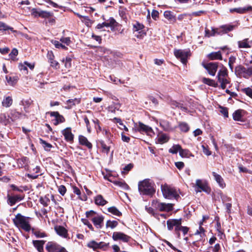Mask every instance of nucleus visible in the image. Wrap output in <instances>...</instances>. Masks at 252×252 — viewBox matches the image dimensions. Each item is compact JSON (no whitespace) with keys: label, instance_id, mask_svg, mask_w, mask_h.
Wrapping results in <instances>:
<instances>
[{"label":"nucleus","instance_id":"f257e3e1","mask_svg":"<svg viewBox=\"0 0 252 252\" xmlns=\"http://www.w3.org/2000/svg\"><path fill=\"white\" fill-rule=\"evenodd\" d=\"M138 190L141 195H152L155 192L154 183L149 179H146L138 183Z\"/></svg>","mask_w":252,"mask_h":252},{"label":"nucleus","instance_id":"f03ea898","mask_svg":"<svg viewBox=\"0 0 252 252\" xmlns=\"http://www.w3.org/2000/svg\"><path fill=\"white\" fill-rule=\"evenodd\" d=\"M217 82L222 89H225L230 82L227 68L221 64L217 75Z\"/></svg>","mask_w":252,"mask_h":252},{"label":"nucleus","instance_id":"7ed1b4c3","mask_svg":"<svg viewBox=\"0 0 252 252\" xmlns=\"http://www.w3.org/2000/svg\"><path fill=\"white\" fill-rule=\"evenodd\" d=\"M14 224L18 228H21L26 231L29 232L31 229V225L28 220V218L20 214L16 215L13 219Z\"/></svg>","mask_w":252,"mask_h":252},{"label":"nucleus","instance_id":"20e7f679","mask_svg":"<svg viewBox=\"0 0 252 252\" xmlns=\"http://www.w3.org/2000/svg\"><path fill=\"white\" fill-rule=\"evenodd\" d=\"M86 216L89 218L97 229H101L103 225L104 217L96 214L93 211L86 212Z\"/></svg>","mask_w":252,"mask_h":252},{"label":"nucleus","instance_id":"39448f33","mask_svg":"<svg viewBox=\"0 0 252 252\" xmlns=\"http://www.w3.org/2000/svg\"><path fill=\"white\" fill-rule=\"evenodd\" d=\"M162 194L165 198H175L176 200L180 197L176 189L167 185H161Z\"/></svg>","mask_w":252,"mask_h":252},{"label":"nucleus","instance_id":"423d86ee","mask_svg":"<svg viewBox=\"0 0 252 252\" xmlns=\"http://www.w3.org/2000/svg\"><path fill=\"white\" fill-rule=\"evenodd\" d=\"M151 206L159 211L169 212L173 209V204L160 202L157 200H153Z\"/></svg>","mask_w":252,"mask_h":252},{"label":"nucleus","instance_id":"0eeeda50","mask_svg":"<svg viewBox=\"0 0 252 252\" xmlns=\"http://www.w3.org/2000/svg\"><path fill=\"white\" fill-rule=\"evenodd\" d=\"M194 187L195 188V190L196 192L202 191L209 194L211 192V188L208 186L207 183L205 181L200 179H197L196 180V183Z\"/></svg>","mask_w":252,"mask_h":252},{"label":"nucleus","instance_id":"6e6552de","mask_svg":"<svg viewBox=\"0 0 252 252\" xmlns=\"http://www.w3.org/2000/svg\"><path fill=\"white\" fill-rule=\"evenodd\" d=\"M134 131H138L140 133L145 132L147 135H151L154 134V131L152 127L144 124L141 122L134 124V127L133 128Z\"/></svg>","mask_w":252,"mask_h":252},{"label":"nucleus","instance_id":"1a4fd4ad","mask_svg":"<svg viewBox=\"0 0 252 252\" xmlns=\"http://www.w3.org/2000/svg\"><path fill=\"white\" fill-rule=\"evenodd\" d=\"M221 64H220L221 65ZM203 66L207 70L209 75L214 76L219 67V63L218 62H211L206 63H202Z\"/></svg>","mask_w":252,"mask_h":252},{"label":"nucleus","instance_id":"9d476101","mask_svg":"<svg viewBox=\"0 0 252 252\" xmlns=\"http://www.w3.org/2000/svg\"><path fill=\"white\" fill-rule=\"evenodd\" d=\"M235 72L239 76L248 78L252 75V67L247 68L243 66L239 65L235 68Z\"/></svg>","mask_w":252,"mask_h":252},{"label":"nucleus","instance_id":"9b49d317","mask_svg":"<svg viewBox=\"0 0 252 252\" xmlns=\"http://www.w3.org/2000/svg\"><path fill=\"white\" fill-rule=\"evenodd\" d=\"M174 53L177 59L180 60L183 64H186L188 59L190 56L189 52L182 50H175Z\"/></svg>","mask_w":252,"mask_h":252},{"label":"nucleus","instance_id":"f8f14e48","mask_svg":"<svg viewBox=\"0 0 252 252\" xmlns=\"http://www.w3.org/2000/svg\"><path fill=\"white\" fill-rule=\"evenodd\" d=\"M46 248L49 252H66L64 248L52 242H48L46 245Z\"/></svg>","mask_w":252,"mask_h":252},{"label":"nucleus","instance_id":"ddd939ff","mask_svg":"<svg viewBox=\"0 0 252 252\" xmlns=\"http://www.w3.org/2000/svg\"><path fill=\"white\" fill-rule=\"evenodd\" d=\"M108 243H106L103 242L97 243L94 240H92L87 244V247L94 250L99 249L106 248L108 247Z\"/></svg>","mask_w":252,"mask_h":252},{"label":"nucleus","instance_id":"4468645a","mask_svg":"<svg viewBox=\"0 0 252 252\" xmlns=\"http://www.w3.org/2000/svg\"><path fill=\"white\" fill-rule=\"evenodd\" d=\"M112 238L114 241L121 240L124 242H127L130 239V237L120 232H114L113 233Z\"/></svg>","mask_w":252,"mask_h":252},{"label":"nucleus","instance_id":"2eb2a0df","mask_svg":"<svg viewBox=\"0 0 252 252\" xmlns=\"http://www.w3.org/2000/svg\"><path fill=\"white\" fill-rule=\"evenodd\" d=\"M24 198V195H7V203L11 206L14 205L17 202L21 201Z\"/></svg>","mask_w":252,"mask_h":252},{"label":"nucleus","instance_id":"dca6fc26","mask_svg":"<svg viewBox=\"0 0 252 252\" xmlns=\"http://www.w3.org/2000/svg\"><path fill=\"white\" fill-rule=\"evenodd\" d=\"M62 133L66 141L72 142L73 141L74 135L71 132L70 127H67L64 129L62 130Z\"/></svg>","mask_w":252,"mask_h":252},{"label":"nucleus","instance_id":"f3484780","mask_svg":"<svg viewBox=\"0 0 252 252\" xmlns=\"http://www.w3.org/2000/svg\"><path fill=\"white\" fill-rule=\"evenodd\" d=\"M51 116L55 117V119L53 120V124L55 125H57L60 123L63 122L64 119L62 115H60L58 112H51L50 113Z\"/></svg>","mask_w":252,"mask_h":252},{"label":"nucleus","instance_id":"a211bd4d","mask_svg":"<svg viewBox=\"0 0 252 252\" xmlns=\"http://www.w3.org/2000/svg\"><path fill=\"white\" fill-rule=\"evenodd\" d=\"M223 34L222 31L220 30L218 28H212V32L210 33V30L205 28V37H210L211 36H215L216 34Z\"/></svg>","mask_w":252,"mask_h":252},{"label":"nucleus","instance_id":"6ab92c4d","mask_svg":"<svg viewBox=\"0 0 252 252\" xmlns=\"http://www.w3.org/2000/svg\"><path fill=\"white\" fill-rule=\"evenodd\" d=\"M252 7L251 6H248L245 7H239V8H231L229 9V11L231 13H233L236 12L239 14H243L247 12L248 11H252Z\"/></svg>","mask_w":252,"mask_h":252},{"label":"nucleus","instance_id":"aec40b11","mask_svg":"<svg viewBox=\"0 0 252 252\" xmlns=\"http://www.w3.org/2000/svg\"><path fill=\"white\" fill-rule=\"evenodd\" d=\"M57 233L60 236L67 238L68 236L67 230L63 226H57L55 227Z\"/></svg>","mask_w":252,"mask_h":252},{"label":"nucleus","instance_id":"412c9836","mask_svg":"<svg viewBox=\"0 0 252 252\" xmlns=\"http://www.w3.org/2000/svg\"><path fill=\"white\" fill-rule=\"evenodd\" d=\"M79 142L80 144L87 147L88 149H91L92 148V144L90 142L88 139L83 135L79 136Z\"/></svg>","mask_w":252,"mask_h":252},{"label":"nucleus","instance_id":"4be33fe9","mask_svg":"<svg viewBox=\"0 0 252 252\" xmlns=\"http://www.w3.org/2000/svg\"><path fill=\"white\" fill-rule=\"evenodd\" d=\"M182 221L181 219L169 220L167 221V225L168 230H171L173 227L177 225L181 224Z\"/></svg>","mask_w":252,"mask_h":252},{"label":"nucleus","instance_id":"5701e85b","mask_svg":"<svg viewBox=\"0 0 252 252\" xmlns=\"http://www.w3.org/2000/svg\"><path fill=\"white\" fill-rule=\"evenodd\" d=\"M212 174L214 177V179L218 183L219 186L221 188H224L225 187V184L221 176L215 172H213Z\"/></svg>","mask_w":252,"mask_h":252},{"label":"nucleus","instance_id":"b1692460","mask_svg":"<svg viewBox=\"0 0 252 252\" xmlns=\"http://www.w3.org/2000/svg\"><path fill=\"white\" fill-rule=\"evenodd\" d=\"M13 103V99L11 96H4L3 100L2 101V106L4 107L8 108L10 107Z\"/></svg>","mask_w":252,"mask_h":252},{"label":"nucleus","instance_id":"393cba45","mask_svg":"<svg viewBox=\"0 0 252 252\" xmlns=\"http://www.w3.org/2000/svg\"><path fill=\"white\" fill-rule=\"evenodd\" d=\"M95 204L99 206H104L107 204V201L104 199L101 195H97L94 198Z\"/></svg>","mask_w":252,"mask_h":252},{"label":"nucleus","instance_id":"a878e982","mask_svg":"<svg viewBox=\"0 0 252 252\" xmlns=\"http://www.w3.org/2000/svg\"><path fill=\"white\" fill-rule=\"evenodd\" d=\"M121 106V104L119 102H114L108 107L107 109L109 112L115 113L116 110L118 111L120 110Z\"/></svg>","mask_w":252,"mask_h":252},{"label":"nucleus","instance_id":"bb28decb","mask_svg":"<svg viewBox=\"0 0 252 252\" xmlns=\"http://www.w3.org/2000/svg\"><path fill=\"white\" fill-rule=\"evenodd\" d=\"M208 57L212 60H222V56L220 51L211 53L208 55Z\"/></svg>","mask_w":252,"mask_h":252},{"label":"nucleus","instance_id":"cd10ccee","mask_svg":"<svg viewBox=\"0 0 252 252\" xmlns=\"http://www.w3.org/2000/svg\"><path fill=\"white\" fill-rule=\"evenodd\" d=\"M202 82L211 87H217L219 86L218 83L216 82L215 80L210 78H203Z\"/></svg>","mask_w":252,"mask_h":252},{"label":"nucleus","instance_id":"c85d7f7f","mask_svg":"<svg viewBox=\"0 0 252 252\" xmlns=\"http://www.w3.org/2000/svg\"><path fill=\"white\" fill-rule=\"evenodd\" d=\"M80 102V98H75L74 99H68L66 101L67 106L66 107L67 109H70L72 106L76 104H79Z\"/></svg>","mask_w":252,"mask_h":252},{"label":"nucleus","instance_id":"c756f323","mask_svg":"<svg viewBox=\"0 0 252 252\" xmlns=\"http://www.w3.org/2000/svg\"><path fill=\"white\" fill-rule=\"evenodd\" d=\"M169 137L166 134L161 133L158 135L157 141L158 143L163 144L169 140Z\"/></svg>","mask_w":252,"mask_h":252},{"label":"nucleus","instance_id":"7c9ffc66","mask_svg":"<svg viewBox=\"0 0 252 252\" xmlns=\"http://www.w3.org/2000/svg\"><path fill=\"white\" fill-rule=\"evenodd\" d=\"M34 246L36 248L39 252H42L43 250V246L44 241L42 240H34L33 241Z\"/></svg>","mask_w":252,"mask_h":252},{"label":"nucleus","instance_id":"2f4dec72","mask_svg":"<svg viewBox=\"0 0 252 252\" xmlns=\"http://www.w3.org/2000/svg\"><path fill=\"white\" fill-rule=\"evenodd\" d=\"M21 113L16 111L15 110H11L10 115H9V120L13 122L16 120L19 119L21 116Z\"/></svg>","mask_w":252,"mask_h":252},{"label":"nucleus","instance_id":"473e14b6","mask_svg":"<svg viewBox=\"0 0 252 252\" xmlns=\"http://www.w3.org/2000/svg\"><path fill=\"white\" fill-rule=\"evenodd\" d=\"M5 78L7 83L8 84V85L11 86L14 85L18 80V77L16 76L11 77L8 75H6Z\"/></svg>","mask_w":252,"mask_h":252},{"label":"nucleus","instance_id":"72a5a7b5","mask_svg":"<svg viewBox=\"0 0 252 252\" xmlns=\"http://www.w3.org/2000/svg\"><path fill=\"white\" fill-rule=\"evenodd\" d=\"M10 30L12 32H15L16 31L14 30L13 28L7 26L6 24L0 21V31H6Z\"/></svg>","mask_w":252,"mask_h":252},{"label":"nucleus","instance_id":"f704fd0d","mask_svg":"<svg viewBox=\"0 0 252 252\" xmlns=\"http://www.w3.org/2000/svg\"><path fill=\"white\" fill-rule=\"evenodd\" d=\"M108 211L113 215L117 216H120L122 215L121 212L114 206L108 208Z\"/></svg>","mask_w":252,"mask_h":252},{"label":"nucleus","instance_id":"c9c22d12","mask_svg":"<svg viewBox=\"0 0 252 252\" xmlns=\"http://www.w3.org/2000/svg\"><path fill=\"white\" fill-rule=\"evenodd\" d=\"M242 110H237L233 114V118L235 121H241L242 119Z\"/></svg>","mask_w":252,"mask_h":252},{"label":"nucleus","instance_id":"e433bc0d","mask_svg":"<svg viewBox=\"0 0 252 252\" xmlns=\"http://www.w3.org/2000/svg\"><path fill=\"white\" fill-rule=\"evenodd\" d=\"M179 127L180 130L184 132H187L189 131V127L188 124L185 122H181L179 123Z\"/></svg>","mask_w":252,"mask_h":252},{"label":"nucleus","instance_id":"4c0bfd02","mask_svg":"<svg viewBox=\"0 0 252 252\" xmlns=\"http://www.w3.org/2000/svg\"><path fill=\"white\" fill-rule=\"evenodd\" d=\"M9 116H6L4 114H0V123H2L5 125L10 122L9 119Z\"/></svg>","mask_w":252,"mask_h":252},{"label":"nucleus","instance_id":"58836bf2","mask_svg":"<svg viewBox=\"0 0 252 252\" xmlns=\"http://www.w3.org/2000/svg\"><path fill=\"white\" fill-rule=\"evenodd\" d=\"M118 225V222L116 220H108L106 223V227L113 229Z\"/></svg>","mask_w":252,"mask_h":252},{"label":"nucleus","instance_id":"ea45409f","mask_svg":"<svg viewBox=\"0 0 252 252\" xmlns=\"http://www.w3.org/2000/svg\"><path fill=\"white\" fill-rule=\"evenodd\" d=\"M220 28L222 29V33H226L228 32L231 31L234 28V26L233 25H223L220 27Z\"/></svg>","mask_w":252,"mask_h":252},{"label":"nucleus","instance_id":"a19ab883","mask_svg":"<svg viewBox=\"0 0 252 252\" xmlns=\"http://www.w3.org/2000/svg\"><path fill=\"white\" fill-rule=\"evenodd\" d=\"M238 46L239 48H250L251 46L249 45V44L248 41V39H245L242 41H239L238 42Z\"/></svg>","mask_w":252,"mask_h":252},{"label":"nucleus","instance_id":"79ce46f5","mask_svg":"<svg viewBox=\"0 0 252 252\" xmlns=\"http://www.w3.org/2000/svg\"><path fill=\"white\" fill-rule=\"evenodd\" d=\"M181 146L180 145H174L169 150V152L173 154H176L179 152Z\"/></svg>","mask_w":252,"mask_h":252},{"label":"nucleus","instance_id":"37998d69","mask_svg":"<svg viewBox=\"0 0 252 252\" xmlns=\"http://www.w3.org/2000/svg\"><path fill=\"white\" fill-rule=\"evenodd\" d=\"M62 62H65L64 66L66 68H70L71 66L72 59L70 57H66L65 59H63Z\"/></svg>","mask_w":252,"mask_h":252},{"label":"nucleus","instance_id":"c03bdc74","mask_svg":"<svg viewBox=\"0 0 252 252\" xmlns=\"http://www.w3.org/2000/svg\"><path fill=\"white\" fill-rule=\"evenodd\" d=\"M52 15L53 14L51 12L42 10H40L39 17H41L42 18H48L52 16Z\"/></svg>","mask_w":252,"mask_h":252},{"label":"nucleus","instance_id":"a18cd8bd","mask_svg":"<svg viewBox=\"0 0 252 252\" xmlns=\"http://www.w3.org/2000/svg\"><path fill=\"white\" fill-rule=\"evenodd\" d=\"M179 155L183 158H187L189 157L190 155H191L188 150L183 149L182 147H181V149L180 150Z\"/></svg>","mask_w":252,"mask_h":252},{"label":"nucleus","instance_id":"49530a36","mask_svg":"<svg viewBox=\"0 0 252 252\" xmlns=\"http://www.w3.org/2000/svg\"><path fill=\"white\" fill-rule=\"evenodd\" d=\"M113 183L115 185L121 187L124 189L128 188L127 185L123 181H115Z\"/></svg>","mask_w":252,"mask_h":252},{"label":"nucleus","instance_id":"de8ad7c7","mask_svg":"<svg viewBox=\"0 0 252 252\" xmlns=\"http://www.w3.org/2000/svg\"><path fill=\"white\" fill-rule=\"evenodd\" d=\"M144 26L143 25L138 22H136L135 23L133 24V30L134 32L141 30L144 28Z\"/></svg>","mask_w":252,"mask_h":252},{"label":"nucleus","instance_id":"09e8293b","mask_svg":"<svg viewBox=\"0 0 252 252\" xmlns=\"http://www.w3.org/2000/svg\"><path fill=\"white\" fill-rule=\"evenodd\" d=\"M51 42L53 44L56 48H62L64 49H66L67 47L64 45H63L62 43H60L59 41L57 40H52Z\"/></svg>","mask_w":252,"mask_h":252},{"label":"nucleus","instance_id":"8fccbe9b","mask_svg":"<svg viewBox=\"0 0 252 252\" xmlns=\"http://www.w3.org/2000/svg\"><path fill=\"white\" fill-rule=\"evenodd\" d=\"M100 143L102 149V151L108 154L110 151V147L107 146L103 141H100Z\"/></svg>","mask_w":252,"mask_h":252},{"label":"nucleus","instance_id":"3c124183","mask_svg":"<svg viewBox=\"0 0 252 252\" xmlns=\"http://www.w3.org/2000/svg\"><path fill=\"white\" fill-rule=\"evenodd\" d=\"M40 9H38L35 8H32L31 10V14L35 18L39 17Z\"/></svg>","mask_w":252,"mask_h":252},{"label":"nucleus","instance_id":"603ef678","mask_svg":"<svg viewBox=\"0 0 252 252\" xmlns=\"http://www.w3.org/2000/svg\"><path fill=\"white\" fill-rule=\"evenodd\" d=\"M242 91L248 96L252 98V89L250 88H246L242 89Z\"/></svg>","mask_w":252,"mask_h":252},{"label":"nucleus","instance_id":"864d4df0","mask_svg":"<svg viewBox=\"0 0 252 252\" xmlns=\"http://www.w3.org/2000/svg\"><path fill=\"white\" fill-rule=\"evenodd\" d=\"M200 235V237H203L205 236V230L202 226H199V229L195 233V235Z\"/></svg>","mask_w":252,"mask_h":252},{"label":"nucleus","instance_id":"5fc2aeb1","mask_svg":"<svg viewBox=\"0 0 252 252\" xmlns=\"http://www.w3.org/2000/svg\"><path fill=\"white\" fill-rule=\"evenodd\" d=\"M201 147L202 148L203 152L205 155L208 156L211 155V152L209 150L208 146L206 147L205 145H202Z\"/></svg>","mask_w":252,"mask_h":252},{"label":"nucleus","instance_id":"6e6d98bb","mask_svg":"<svg viewBox=\"0 0 252 252\" xmlns=\"http://www.w3.org/2000/svg\"><path fill=\"white\" fill-rule=\"evenodd\" d=\"M163 15L164 17L168 20H172L174 18L170 11H165Z\"/></svg>","mask_w":252,"mask_h":252},{"label":"nucleus","instance_id":"4d7b16f0","mask_svg":"<svg viewBox=\"0 0 252 252\" xmlns=\"http://www.w3.org/2000/svg\"><path fill=\"white\" fill-rule=\"evenodd\" d=\"M18 54V50L16 48H14L12 50L11 53L9 54V56L12 59L15 58L16 56H17Z\"/></svg>","mask_w":252,"mask_h":252},{"label":"nucleus","instance_id":"13d9d810","mask_svg":"<svg viewBox=\"0 0 252 252\" xmlns=\"http://www.w3.org/2000/svg\"><path fill=\"white\" fill-rule=\"evenodd\" d=\"M49 63H50L51 66H52L55 69H59L60 68V65L59 63L55 60L50 62Z\"/></svg>","mask_w":252,"mask_h":252},{"label":"nucleus","instance_id":"bf43d9fd","mask_svg":"<svg viewBox=\"0 0 252 252\" xmlns=\"http://www.w3.org/2000/svg\"><path fill=\"white\" fill-rule=\"evenodd\" d=\"M19 68L20 70L23 71L25 74L28 73V69L27 66L25 63H20L19 65Z\"/></svg>","mask_w":252,"mask_h":252},{"label":"nucleus","instance_id":"052dcab7","mask_svg":"<svg viewBox=\"0 0 252 252\" xmlns=\"http://www.w3.org/2000/svg\"><path fill=\"white\" fill-rule=\"evenodd\" d=\"M58 190L62 195H64L66 191V189L65 186L61 185L59 187Z\"/></svg>","mask_w":252,"mask_h":252},{"label":"nucleus","instance_id":"680f3d73","mask_svg":"<svg viewBox=\"0 0 252 252\" xmlns=\"http://www.w3.org/2000/svg\"><path fill=\"white\" fill-rule=\"evenodd\" d=\"M60 41L67 45H69L71 43L70 37H62L60 39Z\"/></svg>","mask_w":252,"mask_h":252},{"label":"nucleus","instance_id":"e2e57ef3","mask_svg":"<svg viewBox=\"0 0 252 252\" xmlns=\"http://www.w3.org/2000/svg\"><path fill=\"white\" fill-rule=\"evenodd\" d=\"M206 13V12L203 10H200L196 12H192L189 14L190 16H201L202 14H204Z\"/></svg>","mask_w":252,"mask_h":252},{"label":"nucleus","instance_id":"0e129e2a","mask_svg":"<svg viewBox=\"0 0 252 252\" xmlns=\"http://www.w3.org/2000/svg\"><path fill=\"white\" fill-rule=\"evenodd\" d=\"M47 57L49 63L54 60L55 57L52 51H50L48 52Z\"/></svg>","mask_w":252,"mask_h":252},{"label":"nucleus","instance_id":"69168bd1","mask_svg":"<svg viewBox=\"0 0 252 252\" xmlns=\"http://www.w3.org/2000/svg\"><path fill=\"white\" fill-rule=\"evenodd\" d=\"M160 125L165 130H168L169 127L168 123L165 121H160Z\"/></svg>","mask_w":252,"mask_h":252},{"label":"nucleus","instance_id":"338daca9","mask_svg":"<svg viewBox=\"0 0 252 252\" xmlns=\"http://www.w3.org/2000/svg\"><path fill=\"white\" fill-rule=\"evenodd\" d=\"M40 140L41 141V143L43 145L44 148L46 150H49L50 148L52 147L50 144L47 143L46 141L42 139H40Z\"/></svg>","mask_w":252,"mask_h":252},{"label":"nucleus","instance_id":"774afa93","mask_svg":"<svg viewBox=\"0 0 252 252\" xmlns=\"http://www.w3.org/2000/svg\"><path fill=\"white\" fill-rule=\"evenodd\" d=\"M220 112L224 117L227 118L228 116V110L225 107H220Z\"/></svg>","mask_w":252,"mask_h":252}]
</instances>
